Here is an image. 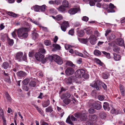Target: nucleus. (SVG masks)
<instances>
[{"mask_svg":"<svg viewBox=\"0 0 125 125\" xmlns=\"http://www.w3.org/2000/svg\"><path fill=\"white\" fill-rule=\"evenodd\" d=\"M17 33L18 37L21 39L26 38L28 35L27 29L26 28H21L19 29Z\"/></svg>","mask_w":125,"mask_h":125,"instance_id":"obj_1","label":"nucleus"},{"mask_svg":"<svg viewBox=\"0 0 125 125\" xmlns=\"http://www.w3.org/2000/svg\"><path fill=\"white\" fill-rule=\"evenodd\" d=\"M85 71L83 69L78 70L75 72V77L78 78H81L82 77L85 79Z\"/></svg>","mask_w":125,"mask_h":125,"instance_id":"obj_2","label":"nucleus"},{"mask_svg":"<svg viewBox=\"0 0 125 125\" xmlns=\"http://www.w3.org/2000/svg\"><path fill=\"white\" fill-rule=\"evenodd\" d=\"M52 58L53 60L58 64L61 65L63 63L62 59L57 55H54L52 57Z\"/></svg>","mask_w":125,"mask_h":125,"instance_id":"obj_3","label":"nucleus"},{"mask_svg":"<svg viewBox=\"0 0 125 125\" xmlns=\"http://www.w3.org/2000/svg\"><path fill=\"white\" fill-rule=\"evenodd\" d=\"M91 105L92 107L97 110L100 109L101 108V105L100 104L95 101H93Z\"/></svg>","mask_w":125,"mask_h":125,"instance_id":"obj_4","label":"nucleus"},{"mask_svg":"<svg viewBox=\"0 0 125 125\" xmlns=\"http://www.w3.org/2000/svg\"><path fill=\"white\" fill-rule=\"evenodd\" d=\"M69 26L68 22L65 21L61 24V28L62 31L65 32L66 31L67 28L69 27Z\"/></svg>","mask_w":125,"mask_h":125,"instance_id":"obj_5","label":"nucleus"},{"mask_svg":"<svg viewBox=\"0 0 125 125\" xmlns=\"http://www.w3.org/2000/svg\"><path fill=\"white\" fill-rule=\"evenodd\" d=\"M70 118L73 121H77V119L75 118L73 115H71V117H70V116H69L67 118L66 120V122L67 123L70 124L71 125H73V123L70 120Z\"/></svg>","mask_w":125,"mask_h":125,"instance_id":"obj_6","label":"nucleus"},{"mask_svg":"<svg viewBox=\"0 0 125 125\" xmlns=\"http://www.w3.org/2000/svg\"><path fill=\"white\" fill-rule=\"evenodd\" d=\"M74 72V70L72 68H67L65 70L66 74L68 76H70L73 74Z\"/></svg>","mask_w":125,"mask_h":125,"instance_id":"obj_7","label":"nucleus"},{"mask_svg":"<svg viewBox=\"0 0 125 125\" xmlns=\"http://www.w3.org/2000/svg\"><path fill=\"white\" fill-rule=\"evenodd\" d=\"M36 59L38 61H41L44 57V56L40 52L36 53L35 55Z\"/></svg>","mask_w":125,"mask_h":125,"instance_id":"obj_8","label":"nucleus"},{"mask_svg":"<svg viewBox=\"0 0 125 125\" xmlns=\"http://www.w3.org/2000/svg\"><path fill=\"white\" fill-rule=\"evenodd\" d=\"M88 39L91 44L94 45L96 43L97 40L94 35H91Z\"/></svg>","mask_w":125,"mask_h":125,"instance_id":"obj_9","label":"nucleus"},{"mask_svg":"<svg viewBox=\"0 0 125 125\" xmlns=\"http://www.w3.org/2000/svg\"><path fill=\"white\" fill-rule=\"evenodd\" d=\"M115 43L119 46H123L124 44V41L121 38H119L116 40Z\"/></svg>","mask_w":125,"mask_h":125,"instance_id":"obj_10","label":"nucleus"},{"mask_svg":"<svg viewBox=\"0 0 125 125\" xmlns=\"http://www.w3.org/2000/svg\"><path fill=\"white\" fill-rule=\"evenodd\" d=\"M116 7L114 6L113 4H112L111 3H110L109 8L110 9H108L107 10V11L108 13L110 12H115L114 10L113 9H114Z\"/></svg>","mask_w":125,"mask_h":125,"instance_id":"obj_11","label":"nucleus"},{"mask_svg":"<svg viewBox=\"0 0 125 125\" xmlns=\"http://www.w3.org/2000/svg\"><path fill=\"white\" fill-rule=\"evenodd\" d=\"M99 81H97L96 82H94V84H90V86L93 87H95L97 90H99V87L100 84Z\"/></svg>","mask_w":125,"mask_h":125,"instance_id":"obj_12","label":"nucleus"},{"mask_svg":"<svg viewBox=\"0 0 125 125\" xmlns=\"http://www.w3.org/2000/svg\"><path fill=\"white\" fill-rule=\"evenodd\" d=\"M86 114L85 112L81 113L80 119L81 121H84L86 120Z\"/></svg>","mask_w":125,"mask_h":125,"instance_id":"obj_13","label":"nucleus"},{"mask_svg":"<svg viewBox=\"0 0 125 125\" xmlns=\"http://www.w3.org/2000/svg\"><path fill=\"white\" fill-rule=\"evenodd\" d=\"M71 95L69 93L67 92L65 93L62 94L61 96V98L62 99H63L65 98H68L70 97Z\"/></svg>","mask_w":125,"mask_h":125,"instance_id":"obj_14","label":"nucleus"},{"mask_svg":"<svg viewBox=\"0 0 125 125\" xmlns=\"http://www.w3.org/2000/svg\"><path fill=\"white\" fill-rule=\"evenodd\" d=\"M97 117L96 115H90L89 116V120L90 121H93L96 120Z\"/></svg>","mask_w":125,"mask_h":125,"instance_id":"obj_15","label":"nucleus"},{"mask_svg":"<svg viewBox=\"0 0 125 125\" xmlns=\"http://www.w3.org/2000/svg\"><path fill=\"white\" fill-rule=\"evenodd\" d=\"M23 55V54L22 52H18L16 54V58L19 61H21Z\"/></svg>","mask_w":125,"mask_h":125,"instance_id":"obj_16","label":"nucleus"},{"mask_svg":"<svg viewBox=\"0 0 125 125\" xmlns=\"http://www.w3.org/2000/svg\"><path fill=\"white\" fill-rule=\"evenodd\" d=\"M17 76L19 77H23L27 75L26 73L22 71H20V72H17Z\"/></svg>","mask_w":125,"mask_h":125,"instance_id":"obj_17","label":"nucleus"},{"mask_svg":"<svg viewBox=\"0 0 125 125\" xmlns=\"http://www.w3.org/2000/svg\"><path fill=\"white\" fill-rule=\"evenodd\" d=\"M65 7L63 5H61L57 8V9L59 11L61 12L64 13L66 10V9Z\"/></svg>","mask_w":125,"mask_h":125,"instance_id":"obj_18","label":"nucleus"},{"mask_svg":"<svg viewBox=\"0 0 125 125\" xmlns=\"http://www.w3.org/2000/svg\"><path fill=\"white\" fill-rule=\"evenodd\" d=\"M103 107L104 110H105L109 111L110 109L109 107V104L107 102H105L104 103Z\"/></svg>","mask_w":125,"mask_h":125,"instance_id":"obj_19","label":"nucleus"},{"mask_svg":"<svg viewBox=\"0 0 125 125\" xmlns=\"http://www.w3.org/2000/svg\"><path fill=\"white\" fill-rule=\"evenodd\" d=\"M78 9L77 8H73L70 10L68 12L71 14H74L77 12Z\"/></svg>","mask_w":125,"mask_h":125,"instance_id":"obj_20","label":"nucleus"},{"mask_svg":"<svg viewBox=\"0 0 125 125\" xmlns=\"http://www.w3.org/2000/svg\"><path fill=\"white\" fill-rule=\"evenodd\" d=\"M0 117L2 118L3 121H6L5 117L4 112L2 109H0Z\"/></svg>","mask_w":125,"mask_h":125,"instance_id":"obj_21","label":"nucleus"},{"mask_svg":"<svg viewBox=\"0 0 125 125\" xmlns=\"http://www.w3.org/2000/svg\"><path fill=\"white\" fill-rule=\"evenodd\" d=\"M52 46L54 48L53 50L54 51H55L56 50H59L61 48L60 45L57 44H53Z\"/></svg>","mask_w":125,"mask_h":125,"instance_id":"obj_22","label":"nucleus"},{"mask_svg":"<svg viewBox=\"0 0 125 125\" xmlns=\"http://www.w3.org/2000/svg\"><path fill=\"white\" fill-rule=\"evenodd\" d=\"M72 77H70L66 80L65 82L68 85H70L71 84L72 82Z\"/></svg>","mask_w":125,"mask_h":125,"instance_id":"obj_23","label":"nucleus"},{"mask_svg":"<svg viewBox=\"0 0 125 125\" xmlns=\"http://www.w3.org/2000/svg\"><path fill=\"white\" fill-rule=\"evenodd\" d=\"M50 102L49 100H47L46 101H44L43 102L42 104V107L45 108L48 106L49 105Z\"/></svg>","mask_w":125,"mask_h":125,"instance_id":"obj_24","label":"nucleus"},{"mask_svg":"<svg viewBox=\"0 0 125 125\" xmlns=\"http://www.w3.org/2000/svg\"><path fill=\"white\" fill-rule=\"evenodd\" d=\"M84 32L83 30H80L77 31V34L79 37H82L84 35Z\"/></svg>","mask_w":125,"mask_h":125,"instance_id":"obj_25","label":"nucleus"},{"mask_svg":"<svg viewBox=\"0 0 125 125\" xmlns=\"http://www.w3.org/2000/svg\"><path fill=\"white\" fill-rule=\"evenodd\" d=\"M114 58L115 60L116 61H118L120 60L121 59L120 55L116 53L114 54Z\"/></svg>","mask_w":125,"mask_h":125,"instance_id":"obj_26","label":"nucleus"},{"mask_svg":"<svg viewBox=\"0 0 125 125\" xmlns=\"http://www.w3.org/2000/svg\"><path fill=\"white\" fill-rule=\"evenodd\" d=\"M2 67L5 69H6L9 67H10L9 63L7 62H3L2 65Z\"/></svg>","mask_w":125,"mask_h":125,"instance_id":"obj_27","label":"nucleus"},{"mask_svg":"<svg viewBox=\"0 0 125 125\" xmlns=\"http://www.w3.org/2000/svg\"><path fill=\"white\" fill-rule=\"evenodd\" d=\"M7 41L8 44L10 46H12L13 43V40L12 39H10L9 38L7 37Z\"/></svg>","mask_w":125,"mask_h":125,"instance_id":"obj_28","label":"nucleus"},{"mask_svg":"<svg viewBox=\"0 0 125 125\" xmlns=\"http://www.w3.org/2000/svg\"><path fill=\"white\" fill-rule=\"evenodd\" d=\"M63 102L65 104L68 105L70 103L71 100L68 98H66L63 100Z\"/></svg>","mask_w":125,"mask_h":125,"instance_id":"obj_29","label":"nucleus"},{"mask_svg":"<svg viewBox=\"0 0 125 125\" xmlns=\"http://www.w3.org/2000/svg\"><path fill=\"white\" fill-rule=\"evenodd\" d=\"M63 6L65 7H68L69 6V4L68 1L66 0H63L62 2Z\"/></svg>","mask_w":125,"mask_h":125,"instance_id":"obj_30","label":"nucleus"},{"mask_svg":"<svg viewBox=\"0 0 125 125\" xmlns=\"http://www.w3.org/2000/svg\"><path fill=\"white\" fill-rule=\"evenodd\" d=\"M35 108L38 110V112L42 115H43V116H44V115H43V112L42 109L40 108H39L37 106H36Z\"/></svg>","mask_w":125,"mask_h":125,"instance_id":"obj_31","label":"nucleus"},{"mask_svg":"<svg viewBox=\"0 0 125 125\" xmlns=\"http://www.w3.org/2000/svg\"><path fill=\"white\" fill-rule=\"evenodd\" d=\"M100 117L102 119H104L105 118L106 115L104 112H102L99 114Z\"/></svg>","mask_w":125,"mask_h":125,"instance_id":"obj_32","label":"nucleus"},{"mask_svg":"<svg viewBox=\"0 0 125 125\" xmlns=\"http://www.w3.org/2000/svg\"><path fill=\"white\" fill-rule=\"evenodd\" d=\"M115 37V35L113 34L110 35L107 38L108 40L109 41H111L114 39Z\"/></svg>","mask_w":125,"mask_h":125,"instance_id":"obj_33","label":"nucleus"},{"mask_svg":"<svg viewBox=\"0 0 125 125\" xmlns=\"http://www.w3.org/2000/svg\"><path fill=\"white\" fill-rule=\"evenodd\" d=\"M53 109L52 107L50 106L46 108L45 109V111L46 112L51 113L53 111Z\"/></svg>","mask_w":125,"mask_h":125,"instance_id":"obj_34","label":"nucleus"},{"mask_svg":"<svg viewBox=\"0 0 125 125\" xmlns=\"http://www.w3.org/2000/svg\"><path fill=\"white\" fill-rule=\"evenodd\" d=\"M33 8L34 10L35 11L38 12L39 11L40 6L37 5H36L34 6Z\"/></svg>","mask_w":125,"mask_h":125,"instance_id":"obj_35","label":"nucleus"},{"mask_svg":"<svg viewBox=\"0 0 125 125\" xmlns=\"http://www.w3.org/2000/svg\"><path fill=\"white\" fill-rule=\"evenodd\" d=\"M109 75V73L106 72L103 73L102 77L104 79H107L108 78Z\"/></svg>","mask_w":125,"mask_h":125,"instance_id":"obj_36","label":"nucleus"},{"mask_svg":"<svg viewBox=\"0 0 125 125\" xmlns=\"http://www.w3.org/2000/svg\"><path fill=\"white\" fill-rule=\"evenodd\" d=\"M30 79L29 78H26L24 79L22 81L23 84L24 85H27L30 82Z\"/></svg>","mask_w":125,"mask_h":125,"instance_id":"obj_37","label":"nucleus"},{"mask_svg":"<svg viewBox=\"0 0 125 125\" xmlns=\"http://www.w3.org/2000/svg\"><path fill=\"white\" fill-rule=\"evenodd\" d=\"M30 21L32 22L38 26L39 27H41V25L39 23L38 21L33 20L31 18L30 19Z\"/></svg>","mask_w":125,"mask_h":125,"instance_id":"obj_38","label":"nucleus"},{"mask_svg":"<svg viewBox=\"0 0 125 125\" xmlns=\"http://www.w3.org/2000/svg\"><path fill=\"white\" fill-rule=\"evenodd\" d=\"M56 20L60 21L63 19V16L61 14L57 15L56 16Z\"/></svg>","mask_w":125,"mask_h":125,"instance_id":"obj_39","label":"nucleus"},{"mask_svg":"<svg viewBox=\"0 0 125 125\" xmlns=\"http://www.w3.org/2000/svg\"><path fill=\"white\" fill-rule=\"evenodd\" d=\"M94 53L95 55L97 56H99L101 54V52L98 50H95L94 52Z\"/></svg>","mask_w":125,"mask_h":125,"instance_id":"obj_40","label":"nucleus"},{"mask_svg":"<svg viewBox=\"0 0 125 125\" xmlns=\"http://www.w3.org/2000/svg\"><path fill=\"white\" fill-rule=\"evenodd\" d=\"M7 14L13 17H15L17 16V15L16 14L11 12H8Z\"/></svg>","mask_w":125,"mask_h":125,"instance_id":"obj_41","label":"nucleus"},{"mask_svg":"<svg viewBox=\"0 0 125 125\" xmlns=\"http://www.w3.org/2000/svg\"><path fill=\"white\" fill-rule=\"evenodd\" d=\"M102 52L106 56L107 58L108 59L110 58V56L109 53H107L106 52L104 51H102Z\"/></svg>","mask_w":125,"mask_h":125,"instance_id":"obj_42","label":"nucleus"},{"mask_svg":"<svg viewBox=\"0 0 125 125\" xmlns=\"http://www.w3.org/2000/svg\"><path fill=\"white\" fill-rule=\"evenodd\" d=\"M29 85L32 87H34L36 85V83L34 81H31L29 83Z\"/></svg>","mask_w":125,"mask_h":125,"instance_id":"obj_43","label":"nucleus"},{"mask_svg":"<svg viewBox=\"0 0 125 125\" xmlns=\"http://www.w3.org/2000/svg\"><path fill=\"white\" fill-rule=\"evenodd\" d=\"M73 47V46H71L70 45L67 44H66L65 45V47L66 49L68 50L71 48Z\"/></svg>","mask_w":125,"mask_h":125,"instance_id":"obj_44","label":"nucleus"},{"mask_svg":"<svg viewBox=\"0 0 125 125\" xmlns=\"http://www.w3.org/2000/svg\"><path fill=\"white\" fill-rule=\"evenodd\" d=\"M89 112L91 114H93L95 112V110L92 108H90L88 110Z\"/></svg>","mask_w":125,"mask_h":125,"instance_id":"obj_45","label":"nucleus"},{"mask_svg":"<svg viewBox=\"0 0 125 125\" xmlns=\"http://www.w3.org/2000/svg\"><path fill=\"white\" fill-rule=\"evenodd\" d=\"M44 44L47 46L50 45L51 44V41L49 40H46L44 41Z\"/></svg>","mask_w":125,"mask_h":125,"instance_id":"obj_46","label":"nucleus"},{"mask_svg":"<svg viewBox=\"0 0 125 125\" xmlns=\"http://www.w3.org/2000/svg\"><path fill=\"white\" fill-rule=\"evenodd\" d=\"M46 6L45 5H43L42 6H40V9L42 11H44L46 9Z\"/></svg>","mask_w":125,"mask_h":125,"instance_id":"obj_47","label":"nucleus"},{"mask_svg":"<svg viewBox=\"0 0 125 125\" xmlns=\"http://www.w3.org/2000/svg\"><path fill=\"white\" fill-rule=\"evenodd\" d=\"M38 36V34L37 33H34L33 34L32 38L34 40H36Z\"/></svg>","mask_w":125,"mask_h":125,"instance_id":"obj_48","label":"nucleus"},{"mask_svg":"<svg viewBox=\"0 0 125 125\" xmlns=\"http://www.w3.org/2000/svg\"><path fill=\"white\" fill-rule=\"evenodd\" d=\"M79 41L82 43L86 44V40L85 39H78Z\"/></svg>","mask_w":125,"mask_h":125,"instance_id":"obj_49","label":"nucleus"},{"mask_svg":"<svg viewBox=\"0 0 125 125\" xmlns=\"http://www.w3.org/2000/svg\"><path fill=\"white\" fill-rule=\"evenodd\" d=\"M49 12L51 14H56V11L54 9L51 8L49 10Z\"/></svg>","mask_w":125,"mask_h":125,"instance_id":"obj_50","label":"nucleus"},{"mask_svg":"<svg viewBox=\"0 0 125 125\" xmlns=\"http://www.w3.org/2000/svg\"><path fill=\"white\" fill-rule=\"evenodd\" d=\"M61 2V0H55L54 1V4H55L57 5L60 4Z\"/></svg>","mask_w":125,"mask_h":125,"instance_id":"obj_51","label":"nucleus"},{"mask_svg":"<svg viewBox=\"0 0 125 125\" xmlns=\"http://www.w3.org/2000/svg\"><path fill=\"white\" fill-rule=\"evenodd\" d=\"M5 95L6 97L8 100H11V98L7 93H5Z\"/></svg>","mask_w":125,"mask_h":125,"instance_id":"obj_52","label":"nucleus"},{"mask_svg":"<svg viewBox=\"0 0 125 125\" xmlns=\"http://www.w3.org/2000/svg\"><path fill=\"white\" fill-rule=\"evenodd\" d=\"M88 1L90 5L91 6H93L95 5V3L93 0H90Z\"/></svg>","mask_w":125,"mask_h":125,"instance_id":"obj_53","label":"nucleus"},{"mask_svg":"<svg viewBox=\"0 0 125 125\" xmlns=\"http://www.w3.org/2000/svg\"><path fill=\"white\" fill-rule=\"evenodd\" d=\"M96 62L98 64L101 66H102L103 63L100 61L97 58L95 59Z\"/></svg>","mask_w":125,"mask_h":125,"instance_id":"obj_54","label":"nucleus"},{"mask_svg":"<svg viewBox=\"0 0 125 125\" xmlns=\"http://www.w3.org/2000/svg\"><path fill=\"white\" fill-rule=\"evenodd\" d=\"M80 114L81 113H77L74 114V115L75 117L77 118H80Z\"/></svg>","mask_w":125,"mask_h":125,"instance_id":"obj_55","label":"nucleus"},{"mask_svg":"<svg viewBox=\"0 0 125 125\" xmlns=\"http://www.w3.org/2000/svg\"><path fill=\"white\" fill-rule=\"evenodd\" d=\"M98 99L100 101H102L104 98V96L103 95H99L98 97Z\"/></svg>","mask_w":125,"mask_h":125,"instance_id":"obj_56","label":"nucleus"},{"mask_svg":"<svg viewBox=\"0 0 125 125\" xmlns=\"http://www.w3.org/2000/svg\"><path fill=\"white\" fill-rule=\"evenodd\" d=\"M21 61L22 60L25 61L27 59L26 54V53H25L23 56L21 58Z\"/></svg>","mask_w":125,"mask_h":125,"instance_id":"obj_57","label":"nucleus"},{"mask_svg":"<svg viewBox=\"0 0 125 125\" xmlns=\"http://www.w3.org/2000/svg\"><path fill=\"white\" fill-rule=\"evenodd\" d=\"M119 48L118 47H115L113 49L114 51L115 52H118L119 50Z\"/></svg>","mask_w":125,"mask_h":125,"instance_id":"obj_58","label":"nucleus"},{"mask_svg":"<svg viewBox=\"0 0 125 125\" xmlns=\"http://www.w3.org/2000/svg\"><path fill=\"white\" fill-rule=\"evenodd\" d=\"M66 64L67 65L71 66H72L73 65V63L71 61H67Z\"/></svg>","mask_w":125,"mask_h":125,"instance_id":"obj_59","label":"nucleus"},{"mask_svg":"<svg viewBox=\"0 0 125 125\" xmlns=\"http://www.w3.org/2000/svg\"><path fill=\"white\" fill-rule=\"evenodd\" d=\"M41 125H47V123L45 122L43 120H42L40 121Z\"/></svg>","mask_w":125,"mask_h":125,"instance_id":"obj_60","label":"nucleus"},{"mask_svg":"<svg viewBox=\"0 0 125 125\" xmlns=\"http://www.w3.org/2000/svg\"><path fill=\"white\" fill-rule=\"evenodd\" d=\"M39 52L42 53H44L46 52L45 49L43 48H41L40 49Z\"/></svg>","mask_w":125,"mask_h":125,"instance_id":"obj_61","label":"nucleus"},{"mask_svg":"<svg viewBox=\"0 0 125 125\" xmlns=\"http://www.w3.org/2000/svg\"><path fill=\"white\" fill-rule=\"evenodd\" d=\"M42 29L44 31L46 32L49 31L48 30L47 28L41 26Z\"/></svg>","mask_w":125,"mask_h":125,"instance_id":"obj_62","label":"nucleus"},{"mask_svg":"<svg viewBox=\"0 0 125 125\" xmlns=\"http://www.w3.org/2000/svg\"><path fill=\"white\" fill-rule=\"evenodd\" d=\"M92 31L91 29H90V28H87L86 29V33L87 34L91 33Z\"/></svg>","mask_w":125,"mask_h":125,"instance_id":"obj_63","label":"nucleus"},{"mask_svg":"<svg viewBox=\"0 0 125 125\" xmlns=\"http://www.w3.org/2000/svg\"><path fill=\"white\" fill-rule=\"evenodd\" d=\"M48 58L47 57H45L44 59H42L41 61H42L43 63H44L48 60Z\"/></svg>","mask_w":125,"mask_h":125,"instance_id":"obj_64","label":"nucleus"}]
</instances>
